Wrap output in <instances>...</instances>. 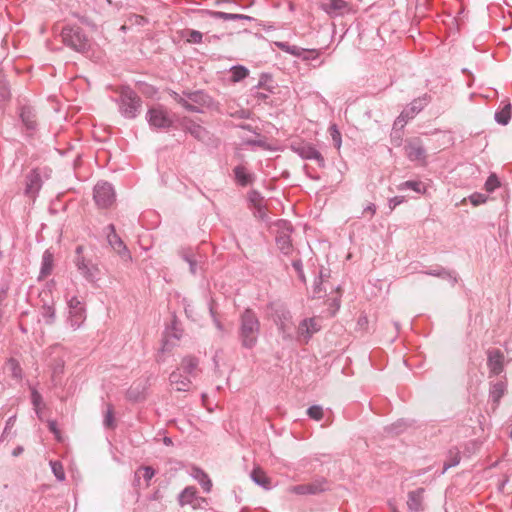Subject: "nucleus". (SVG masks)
Segmentation results:
<instances>
[{"mask_svg": "<svg viewBox=\"0 0 512 512\" xmlns=\"http://www.w3.org/2000/svg\"><path fill=\"white\" fill-rule=\"evenodd\" d=\"M260 320L256 312L246 308L239 316L238 339L245 349H253L260 335Z\"/></svg>", "mask_w": 512, "mask_h": 512, "instance_id": "f257e3e1", "label": "nucleus"}, {"mask_svg": "<svg viewBox=\"0 0 512 512\" xmlns=\"http://www.w3.org/2000/svg\"><path fill=\"white\" fill-rule=\"evenodd\" d=\"M117 97L112 98L118 106V111L125 119H135L141 112L142 99L130 86H121L116 90Z\"/></svg>", "mask_w": 512, "mask_h": 512, "instance_id": "f03ea898", "label": "nucleus"}, {"mask_svg": "<svg viewBox=\"0 0 512 512\" xmlns=\"http://www.w3.org/2000/svg\"><path fill=\"white\" fill-rule=\"evenodd\" d=\"M60 35L64 45L70 49L82 54L89 52L91 41L80 26L66 25Z\"/></svg>", "mask_w": 512, "mask_h": 512, "instance_id": "7ed1b4c3", "label": "nucleus"}, {"mask_svg": "<svg viewBox=\"0 0 512 512\" xmlns=\"http://www.w3.org/2000/svg\"><path fill=\"white\" fill-rule=\"evenodd\" d=\"M173 114L163 105L150 107L145 115V119L152 130L166 131L174 126Z\"/></svg>", "mask_w": 512, "mask_h": 512, "instance_id": "20e7f679", "label": "nucleus"}, {"mask_svg": "<svg viewBox=\"0 0 512 512\" xmlns=\"http://www.w3.org/2000/svg\"><path fill=\"white\" fill-rule=\"evenodd\" d=\"M431 97L424 94L414 99L396 118L394 125L403 127L409 120L413 119L430 102Z\"/></svg>", "mask_w": 512, "mask_h": 512, "instance_id": "39448f33", "label": "nucleus"}, {"mask_svg": "<svg viewBox=\"0 0 512 512\" xmlns=\"http://www.w3.org/2000/svg\"><path fill=\"white\" fill-rule=\"evenodd\" d=\"M93 198L99 208L105 209L110 207L116 199L112 184L105 181L98 182L94 187Z\"/></svg>", "mask_w": 512, "mask_h": 512, "instance_id": "423d86ee", "label": "nucleus"}, {"mask_svg": "<svg viewBox=\"0 0 512 512\" xmlns=\"http://www.w3.org/2000/svg\"><path fill=\"white\" fill-rule=\"evenodd\" d=\"M69 317L68 324L72 330L79 329L86 320V309L84 304L74 296L68 301Z\"/></svg>", "mask_w": 512, "mask_h": 512, "instance_id": "0eeeda50", "label": "nucleus"}, {"mask_svg": "<svg viewBox=\"0 0 512 512\" xmlns=\"http://www.w3.org/2000/svg\"><path fill=\"white\" fill-rule=\"evenodd\" d=\"M328 489V481L323 477H319L310 483L291 486L289 488V492L296 495H318L327 491Z\"/></svg>", "mask_w": 512, "mask_h": 512, "instance_id": "6e6552de", "label": "nucleus"}, {"mask_svg": "<svg viewBox=\"0 0 512 512\" xmlns=\"http://www.w3.org/2000/svg\"><path fill=\"white\" fill-rule=\"evenodd\" d=\"M489 378L500 376L505 371L504 353L496 348L486 351Z\"/></svg>", "mask_w": 512, "mask_h": 512, "instance_id": "1a4fd4ad", "label": "nucleus"}, {"mask_svg": "<svg viewBox=\"0 0 512 512\" xmlns=\"http://www.w3.org/2000/svg\"><path fill=\"white\" fill-rule=\"evenodd\" d=\"M291 150L304 160H315L320 167L325 166V160L321 153L309 143H292Z\"/></svg>", "mask_w": 512, "mask_h": 512, "instance_id": "9d476101", "label": "nucleus"}, {"mask_svg": "<svg viewBox=\"0 0 512 512\" xmlns=\"http://www.w3.org/2000/svg\"><path fill=\"white\" fill-rule=\"evenodd\" d=\"M18 114L25 128L26 135L29 137L33 136L38 127L34 108L27 104L20 105Z\"/></svg>", "mask_w": 512, "mask_h": 512, "instance_id": "9b49d317", "label": "nucleus"}, {"mask_svg": "<svg viewBox=\"0 0 512 512\" xmlns=\"http://www.w3.org/2000/svg\"><path fill=\"white\" fill-rule=\"evenodd\" d=\"M42 185L43 180L41 177V170L38 168L32 169L25 176L24 195L34 200L38 196V193L41 190Z\"/></svg>", "mask_w": 512, "mask_h": 512, "instance_id": "f8f14e48", "label": "nucleus"}, {"mask_svg": "<svg viewBox=\"0 0 512 512\" xmlns=\"http://www.w3.org/2000/svg\"><path fill=\"white\" fill-rule=\"evenodd\" d=\"M320 329L321 325L315 317L303 319L297 329L298 338L300 341L308 343L311 337Z\"/></svg>", "mask_w": 512, "mask_h": 512, "instance_id": "ddd939ff", "label": "nucleus"}, {"mask_svg": "<svg viewBox=\"0 0 512 512\" xmlns=\"http://www.w3.org/2000/svg\"><path fill=\"white\" fill-rule=\"evenodd\" d=\"M74 262L79 273L88 282H96L97 276L99 274V268L96 264L92 263L91 260H87L85 257L75 258Z\"/></svg>", "mask_w": 512, "mask_h": 512, "instance_id": "4468645a", "label": "nucleus"}, {"mask_svg": "<svg viewBox=\"0 0 512 512\" xmlns=\"http://www.w3.org/2000/svg\"><path fill=\"white\" fill-rule=\"evenodd\" d=\"M278 226L283 228V231L279 232L276 235V238H275L276 244H277L278 248L280 249V251L283 254L287 255L292 250V244H291V238H290V233L292 232V227L285 220H280L278 222Z\"/></svg>", "mask_w": 512, "mask_h": 512, "instance_id": "2eb2a0df", "label": "nucleus"}, {"mask_svg": "<svg viewBox=\"0 0 512 512\" xmlns=\"http://www.w3.org/2000/svg\"><path fill=\"white\" fill-rule=\"evenodd\" d=\"M424 494V488H417L408 492L407 508L410 512H423L425 510Z\"/></svg>", "mask_w": 512, "mask_h": 512, "instance_id": "dca6fc26", "label": "nucleus"}, {"mask_svg": "<svg viewBox=\"0 0 512 512\" xmlns=\"http://www.w3.org/2000/svg\"><path fill=\"white\" fill-rule=\"evenodd\" d=\"M107 230L109 231L107 234V240L109 245L121 256V257H130L129 250L126 245L116 233L115 226L113 224H109L107 226Z\"/></svg>", "mask_w": 512, "mask_h": 512, "instance_id": "f3484780", "label": "nucleus"}, {"mask_svg": "<svg viewBox=\"0 0 512 512\" xmlns=\"http://www.w3.org/2000/svg\"><path fill=\"white\" fill-rule=\"evenodd\" d=\"M180 126L185 132L189 133L199 141H203L208 134L207 130L203 126L189 118H183L180 121Z\"/></svg>", "mask_w": 512, "mask_h": 512, "instance_id": "a211bd4d", "label": "nucleus"}, {"mask_svg": "<svg viewBox=\"0 0 512 512\" xmlns=\"http://www.w3.org/2000/svg\"><path fill=\"white\" fill-rule=\"evenodd\" d=\"M506 392H507V381H506L505 376L502 379H500L499 381L490 382L489 398L495 408L498 407V405L501 401V398L506 394Z\"/></svg>", "mask_w": 512, "mask_h": 512, "instance_id": "6ab92c4d", "label": "nucleus"}, {"mask_svg": "<svg viewBox=\"0 0 512 512\" xmlns=\"http://www.w3.org/2000/svg\"><path fill=\"white\" fill-rule=\"evenodd\" d=\"M171 385L175 387L177 391H189L191 385V378L180 370L173 371L169 376Z\"/></svg>", "mask_w": 512, "mask_h": 512, "instance_id": "aec40b11", "label": "nucleus"}, {"mask_svg": "<svg viewBox=\"0 0 512 512\" xmlns=\"http://www.w3.org/2000/svg\"><path fill=\"white\" fill-rule=\"evenodd\" d=\"M321 9L330 16H338L348 9V3L344 0H323Z\"/></svg>", "mask_w": 512, "mask_h": 512, "instance_id": "412c9836", "label": "nucleus"}, {"mask_svg": "<svg viewBox=\"0 0 512 512\" xmlns=\"http://www.w3.org/2000/svg\"><path fill=\"white\" fill-rule=\"evenodd\" d=\"M204 14L208 15L213 19H221L224 21L228 20H242V21H253L254 18L244 14H234V13H226L222 11H212V10H204Z\"/></svg>", "mask_w": 512, "mask_h": 512, "instance_id": "4be33fe9", "label": "nucleus"}, {"mask_svg": "<svg viewBox=\"0 0 512 512\" xmlns=\"http://www.w3.org/2000/svg\"><path fill=\"white\" fill-rule=\"evenodd\" d=\"M422 273L429 275V276L439 277V278L448 280L452 284V286H454L458 282V276H457L456 272H454L452 270H448L441 266H438L434 269H429V270L423 271Z\"/></svg>", "mask_w": 512, "mask_h": 512, "instance_id": "5701e85b", "label": "nucleus"}, {"mask_svg": "<svg viewBox=\"0 0 512 512\" xmlns=\"http://www.w3.org/2000/svg\"><path fill=\"white\" fill-rule=\"evenodd\" d=\"M512 117V105L510 102H502V106L495 112V121L503 126H506Z\"/></svg>", "mask_w": 512, "mask_h": 512, "instance_id": "b1692460", "label": "nucleus"}, {"mask_svg": "<svg viewBox=\"0 0 512 512\" xmlns=\"http://www.w3.org/2000/svg\"><path fill=\"white\" fill-rule=\"evenodd\" d=\"M184 96L193 105L200 107L209 106L211 98L203 91L183 92Z\"/></svg>", "mask_w": 512, "mask_h": 512, "instance_id": "393cba45", "label": "nucleus"}, {"mask_svg": "<svg viewBox=\"0 0 512 512\" xmlns=\"http://www.w3.org/2000/svg\"><path fill=\"white\" fill-rule=\"evenodd\" d=\"M198 364L199 360L196 357L186 356L182 359L179 369L190 378H194L197 373Z\"/></svg>", "mask_w": 512, "mask_h": 512, "instance_id": "a878e982", "label": "nucleus"}, {"mask_svg": "<svg viewBox=\"0 0 512 512\" xmlns=\"http://www.w3.org/2000/svg\"><path fill=\"white\" fill-rule=\"evenodd\" d=\"M406 156L411 161H419L424 160L426 157V150L425 148L418 144V143H409L405 147Z\"/></svg>", "mask_w": 512, "mask_h": 512, "instance_id": "bb28decb", "label": "nucleus"}, {"mask_svg": "<svg viewBox=\"0 0 512 512\" xmlns=\"http://www.w3.org/2000/svg\"><path fill=\"white\" fill-rule=\"evenodd\" d=\"M54 256L53 253L47 249L44 251L41 260V268L39 278H46L52 273Z\"/></svg>", "mask_w": 512, "mask_h": 512, "instance_id": "cd10ccee", "label": "nucleus"}, {"mask_svg": "<svg viewBox=\"0 0 512 512\" xmlns=\"http://www.w3.org/2000/svg\"><path fill=\"white\" fill-rule=\"evenodd\" d=\"M276 317V324L285 338V334L290 329L292 319L291 313L286 309H282L281 311H277Z\"/></svg>", "mask_w": 512, "mask_h": 512, "instance_id": "c85d7f7f", "label": "nucleus"}, {"mask_svg": "<svg viewBox=\"0 0 512 512\" xmlns=\"http://www.w3.org/2000/svg\"><path fill=\"white\" fill-rule=\"evenodd\" d=\"M250 477L252 481L257 484L258 486L269 490L271 489V480L267 477L266 473L260 469L259 467L254 468L251 473Z\"/></svg>", "mask_w": 512, "mask_h": 512, "instance_id": "c756f323", "label": "nucleus"}, {"mask_svg": "<svg viewBox=\"0 0 512 512\" xmlns=\"http://www.w3.org/2000/svg\"><path fill=\"white\" fill-rule=\"evenodd\" d=\"M233 173L235 176V180L240 186H247L252 183L253 181V175L247 172V169L242 166L238 165L233 169Z\"/></svg>", "mask_w": 512, "mask_h": 512, "instance_id": "7c9ffc66", "label": "nucleus"}, {"mask_svg": "<svg viewBox=\"0 0 512 512\" xmlns=\"http://www.w3.org/2000/svg\"><path fill=\"white\" fill-rule=\"evenodd\" d=\"M193 477L198 480L202 488L206 493H209L212 488V482L209 476L200 468H194Z\"/></svg>", "mask_w": 512, "mask_h": 512, "instance_id": "2f4dec72", "label": "nucleus"}, {"mask_svg": "<svg viewBox=\"0 0 512 512\" xmlns=\"http://www.w3.org/2000/svg\"><path fill=\"white\" fill-rule=\"evenodd\" d=\"M411 189L418 194H425L427 191L426 186L423 182L417 180H408L398 185V190Z\"/></svg>", "mask_w": 512, "mask_h": 512, "instance_id": "473e14b6", "label": "nucleus"}, {"mask_svg": "<svg viewBox=\"0 0 512 512\" xmlns=\"http://www.w3.org/2000/svg\"><path fill=\"white\" fill-rule=\"evenodd\" d=\"M461 456L458 449H451L448 452V460L444 462L443 469L440 472V475L446 473V471L452 467L457 466L460 463Z\"/></svg>", "mask_w": 512, "mask_h": 512, "instance_id": "72a5a7b5", "label": "nucleus"}, {"mask_svg": "<svg viewBox=\"0 0 512 512\" xmlns=\"http://www.w3.org/2000/svg\"><path fill=\"white\" fill-rule=\"evenodd\" d=\"M172 97L173 99L178 103L180 104L183 108H185L187 111L189 112H194V113H201L202 112V109L199 108L198 106L196 105H193L192 103L189 102V100L183 96H181L180 94L176 93V92H173L172 94Z\"/></svg>", "mask_w": 512, "mask_h": 512, "instance_id": "f704fd0d", "label": "nucleus"}, {"mask_svg": "<svg viewBox=\"0 0 512 512\" xmlns=\"http://www.w3.org/2000/svg\"><path fill=\"white\" fill-rule=\"evenodd\" d=\"M230 72H231V81L235 82V83L242 81L249 74V70L245 66H242V65L233 66L230 69Z\"/></svg>", "mask_w": 512, "mask_h": 512, "instance_id": "c9c22d12", "label": "nucleus"}, {"mask_svg": "<svg viewBox=\"0 0 512 512\" xmlns=\"http://www.w3.org/2000/svg\"><path fill=\"white\" fill-rule=\"evenodd\" d=\"M10 96L9 83L5 75L0 71V101L8 100Z\"/></svg>", "mask_w": 512, "mask_h": 512, "instance_id": "e433bc0d", "label": "nucleus"}, {"mask_svg": "<svg viewBox=\"0 0 512 512\" xmlns=\"http://www.w3.org/2000/svg\"><path fill=\"white\" fill-rule=\"evenodd\" d=\"M196 496V490L194 487H186L179 496L181 504H191Z\"/></svg>", "mask_w": 512, "mask_h": 512, "instance_id": "4c0bfd02", "label": "nucleus"}, {"mask_svg": "<svg viewBox=\"0 0 512 512\" xmlns=\"http://www.w3.org/2000/svg\"><path fill=\"white\" fill-rule=\"evenodd\" d=\"M186 42L200 44L203 41V34L198 30L188 29L185 31Z\"/></svg>", "mask_w": 512, "mask_h": 512, "instance_id": "58836bf2", "label": "nucleus"}, {"mask_svg": "<svg viewBox=\"0 0 512 512\" xmlns=\"http://www.w3.org/2000/svg\"><path fill=\"white\" fill-rule=\"evenodd\" d=\"M307 415L310 419L320 421L324 417V411L320 405H312L307 409Z\"/></svg>", "mask_w": 512, "mask_h": 512, "instance_id": "ea45409f", "label": "nucleus"}, {"mask_svg": "<svg viewBox=\"0 0 512 512\" xmlns=\"http://www.w3.org/2000/svg\"><path fill=\"white\" fill-rule=\"evenodd\" d=\"M8 367H9V369L11 371V375H12L13 378L18 379V380L22 379V376H23L22 375V368H21L19 362L16 359L10 358L8 360Z\"/></svg>", "mask_w": 512, "mask_h": 512, "instance_id": "a19ab883", "label": "nucleus"}, {"mask_svg": "<svg viewBox=\"0 0 512 512\" xmlns=\"http://www.w3.org/2000/svg\"><path fill=\"white\" fill-rule=\"evenodd\" d=\"M51 470L58 481L65 480V472L61 462L59 461H51L50 462Z\"/></svg>", "mask_w": 512, "mask_h": 512, "instance_id": "79ce46f5", "label": "nucleus"}, {"mask_svg": "<svg viewBox=\"0 0 512 512\" xmlns=\"http://www.w3.org/2000/svg\"><path fill=\"white\" fill-rule=\"evenodd\" d=\"M329 131H330V135H331L334 147L339 150L341 147V143H342L340 131L338 130V128L335 124L330 126Z\"/></svg>", "mask_w": 512, "mask_h": 512, "instance_id": "37998d69", "label": "nucleus"}, {"mask_svg": "<svg viewBox=\"0 0 512 512\" xmlns=\"http://www.w3.org/2000/svg\"><path fill=\"white\" fill-rule=\"evenodd\" d=\"M406 428V422L403 420H399L396 423L391 424L386 427V431L391 434L398 435L404 431Z\"/></svg>", "mask_w": 512, "mask_h": 512, "instance_id": "c03bdc74", "label": "nucleus"}, {"mask_svg": "<svg viewBox=\"0 0 512 512\" xmlns=\"http://www.w3.org/2000/svg\"><path fill=\"white\" fill-rule=\"evenodd\" d=\"M323 281L319 279L314 280L312 297L313 298H322L326 294V289L323 288Z\"/></svg>", "mask_w": 512, "mask_h": 512, "instance_id": "a18cd8bd", "label": "nucleus"}, {"mask_svg": "<svg viewBox=\"0 0 512 512\" xmlns=\"http://www.w3.org/2000/svg\"><path fill=\"white\" fill-rule=\"evenodd\" d=\"M292 267L295 269L297 275H298V278L299 280L302 282V283H306V276H305V273H304V270H303V263H302V260L301 259H294L292 261Z\"/></svg>", "mask_w": 512, "mask_h": 512, "instance_id": "49530a36", "label": "nucleus"}, {"mask_svg": "<svg viewBox=\"0 0 512 512\" xmlns=\"http://www.w3.org/2000/svg\"><path fill=\"white\" fill-rule=\"evenodd\" d=\"M42 316L46 324H52L55 320V309L52 306L44 305Z\"/></svg>", "mask_w": 512, "mask_h": 512, "instance_id": "de8ad7c7", "label": "nucleus"}, {"mask_svg": "<svg viewBox=\"0 0 512 512\" xmlns=\"http://www.w3.org/2000/svg\"><path fill=\"white\" fill-rule=\"evenodd\" d=\"M137 472L140 474L142 473V477L147 482V485H149V481L154 477L156 471L151 466H141Z\"/></svg>", "mask_w": 512, "mask_h": 512, "instance_id": "09e8293b", "label": "nucleus"}, {"mask_svg": "<svg viewBox=\"0 0 512 512\" xmlns=\"http://www.w3.org/2000/svg\"><path fill=\"white\" fill-rule=\"evenodd\" d=\"M499 186H500V181L495 174H491L485 182V189L488 192H493Z\"/></svg>", "mask_w": 512, "mask_h": 512, "instance_id": "8fccbe9b", "label": "nucleus"}, {"mask_svg": "<svg viewBox=\"0 0 512 512\" xmlns=\"http://www.w3.org/2000/svg\"><path fill=\"white\" fill-rule=\"evenodd\" d=\"M103 424L106 428H114V415H113V409L112 406H108V409L106 411Z\"/></svg>", "mask_w": 512, "mask_h": 512, "instance_id": "3c124183", "label": "nucleus"}, {"mask_svg": "<svg viewBox=\"0 0 512 512\" xmlns=\"http://www.w3.org/2000/svg\"><path fill=\"white\" fill-rule=\"evenodd\" d=\"M469 199L474 206H478L487 201V196L482 193H473L470 195Z\"/></svg>", "mask_w": 512, "mask_h": 512, "instance_id": "603ef678", "label": "nucleus"}, {"mask_svg": "<svg viewBox=\"0 0 512 512\" xmlns=\"http://www.w3.org/2000/svg\"><path fill=\"white\" fill-rule=\"evenodd\" d=\"M405 201L404 196H394L389 199V207L391 209H395L398 205L402 204Z\"/></svg>", "mask_w": 512, "mask_h": 512, "instance_id": "864d4df0", "label": "nucleus"}, {"mask_svg": "<svg viewBox=\"0 0 512 512\" xmlns=\"http://www.w3.org/2000/svg\"><path fill=\"white\" fill-rule=\"evenodd\" d=\"M48 429L51 433H53L55 435V437L60 440V431L58 429V425H57V422L54 421V420H50L48 422Z\"/></svg>", "mask_w": 512, "mask_h": 512, "instance_id": "5fc2aeb1", "label": "nucleus"}, {"mask_svg": "<svg viewBox=\"0 0 512 512\" xmlns=\"http://www.w3.org/2000/svg\"><path fill=\"white\" fill-rule=\"evenodd\" d=\"M209 311H210V315H211V317H212V319H213V322H214V324H215L216 328H217L219 331H223V330H224V326H223V324L219 321V319L216 317V314H215V312H214V309H213L212 305H210V307H209Z\"/></svg>", "mask_w": 512, "mask_h": 512, "instance_id": "6e6d98bb", "label": "nucleus"}, {"mask_svg": "<svg viewBox=\"0 0 512 512\" xmlns=\"http://www.w3.org/2000/svg\"><path fill=\"white\" fill-rule=\"evenodd\" d=\"M303 52L304 49L296 45H290V49L287 51V53L297 57L301 56Z\"/></svg>", "mask_w": 512, "mask_h": 512, "instance_id": "4d7b16f0", "label": "nucleus"}, {"mask_svg": "<svg viewBox=\"0 0 512 512\" xmlns=\"http://www.w3.org/2000/svg\"><path fill=\"white\" fill-rule=\"evenodd\" d=\"M31 400L34 407L37 408L42 401V397L36 390H33L31 394Z\"/></svg>", "mask_w": 512, "mask_h": 512, "instance_id": "13d9d810", "label": "nucleus"}, {"mask_svg": "<svg viewBox=\"0 0 512 512\" xmlns=\"http://www.w3.org/2000/svg\"><path fill=\"white\" fill-rule=\"evenodd\" d=\"M14 423H15V416L9 417L8 420L6 421V425L3 430L2 437H4V435L8 433V431L14 426Z\"/></svg>", "mask_w": 512, "mask_h": 512, "instance_id": "bf43d9fd", "label": "nucleus"}, {"mask_svg": "<svg viewBox=\"0 0 512 512\" xmlns=\"http://www.w3.org/2000/svg\"><path fill=\"white\" fill-rule=\"evenodd\" d=\"M7 294H8V289L7 288H1L0 289V308H3V306H4V301L7 298Z\"/></svg>", "mask_w": 512, "mask_h": 512, "instance_id": "052dcab7", "label": "nucleus"}, {"mask_svg": "<svg viewBox=\"0 0 512 512\" xmlns=\"http://www.w3.org/2000/svg\"><path fill=\"white\" fill-rule=\"evenodd\" d=\"M185 260L189 263L190 271L195 274L196 273V261H194L190 256H185Z\"/></svg>", "mask_w": 512, "mask_h": 512, "instance_id": "680f3d73", "label": "nucleus"}, {"mask_svg": "<svg viewBox=\"0 0 512 512\" xmlns=\"http://www.w3.org/2000/svg\"><path fill=\"white\" fill-rule=\"evenodd\" d=\"M328 277H329V270L322 267L319 271V275H318L317 279L324 281Z\"/></svg>", "mask_w": 512, "mask_h": 512, "instance_id": "e2e57ef3", "label": "nucleus"}, {"mask_svg": "<svg viewBox=\"0 0 512 512\" xmlns=\"http://www.w3.org/2000/svg\"><path fill=\"white\" fill-rule=\"evenodd\" d=\"M375 212H376V206L373 203L369 204L363 210V214L370 213L371 216H373L375 214Z\"/></svg>", "mask_w": 512, "mask_h": 512, "instance_id": "0e129e2a", "label": "nucleus"}, {"mask_svg": "<svg viewBox=\"0 0 512 512\" xmlns=\"http://www.w3.org/2000/svg\"><path fill=\"white\" fill-rule=\"evenodd\" d=\"M276 45L284 52H287L290 49V44L287 42H277Z\"/></svg>", "mask_w": 512, "mask_h": 512, "instance_id": "69168bd1", "label": "nucleus"}, {"mask_svg": "<svg viewBox=\"0 0 512 512\" xmlns=\"http://www.w3.org/2000/svg\"><path fill=\"white\" fill-rule=\"evenodd\" d=\"M23 451H24V449H23V447H22V446H17V447H15V448L13 449V451H12V455H13L14 457H17V456L21 455V454L23 453Z\"/></svg>", "mask_w": 512, "mask_h": 512, "instance_id": "338daca9", "label": "nucleus"}, {"mask_svg": "<svg viewBox=\"0 0 512 512\" xmlns=\"http://www.w3.org/2000/svg\"><path fill=\"white\" fill-rule=\"evenodd\" d=\"M83 250H84V247L82 245H78L75 249V253H76V257L75 258H79V257H84L82 255L83 253Z\"/></svg>", "mask_w": 512, "mask_h": 512, "instance_id": "774afa93", "label": "nucleus"}]
</instances>
